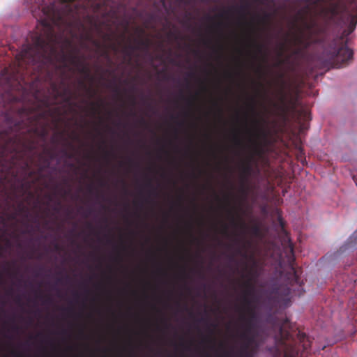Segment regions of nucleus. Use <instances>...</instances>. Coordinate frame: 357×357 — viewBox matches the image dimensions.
<instances>
[{
	"label": "nucleus",
	"mask_w": 357,
	"mask_h": 357,
	"mask_svg": "<svg viewBox=\"0 0 357 357\" xmlns=\"http://www.w3.org/2000/svg\"><path fill=\"white\" fill-rule=\"evenodd\" d=\"M227 35L225 31V172L226 174V192L229 203H231V222L234 226L245 227L241 218L244 205L247 202L250 191V178L252 172V161L257 152L259 141L266 137L264 128L265 120L260 116L257 108V100L254 96H248L245 110L240 115L236 114V128L233 133L232 142L234 155L237 158L235 167L237 172L236 182L231 185V192H227V104L228 87L226 84L228 78L227 70Z\"/></svg>",
	"instance_id": "f257e3e1"
},
{
	"label": "nucleus",
	"mask_w": 357,
	"mask_h": 357,
	"mask_svg": "<svg viewBox=\"0 0 357 357\" xmlns=\"http://www.w3.org/2000/svg\"><path fill=\"white\" fill-rule=\"evenodd\" d=\"M78 0H43L42 12L44 17L38 22L40 33H34L32 43L23 46L17 59L32 65L52 63L61 47L63 63L69 62L86 78L93 79L89 68L77 55L76 50L66 53L65 50L73 45L72 40L64 36V32L72 26L73 21L79 17L80 9L85 7Z\"/></svg>",
	"instance_id": "f03ea898"
},
{
	"label": "nucleus",
	"mask_w": 357,
	"mask_h": 357,
	"mask_svg": "<svg viewBox=\"0 0 357 357\" xmlns=\"http://www.w3.org/2000/svg\"><path fill=\"white\" fill-rule=\"evenodd\" d=\"M237 264L241 266L238 271L239 278L236 280L241 292L233 305V315L229 324L231 344L227 350L225 340V357H254L259 337L255 284L260 271L258 262L252 255L248 254L247 259L241 257ZM226 291L227 287L225 284V315ZM227 329V324L225 321V332Z\"/></svg>",
	"instance_id": "7ed1b4c3"
},
{
	"label": "nucleus",
	"mask_w": 357,
	"mask_h": 357,
	"mask_svg": "<svg viewBox=\"0 0 357 357\" xmlns=\"http://www.w3.org/2000/svg\"><path fill=\"white\" fill-rule=\"evenodd\" d=\"M314 5L325 3L321 13L325 20L337 26H346L340 36L334 38L325 47L323 56L328 65L341 68L350 64L354 52L349 48L347 37L357 25V0H305Z\"/></svg>",
	"instance_id": "20e7f679"
},
{
	"label": "nucleus",
	"mask_w": 357,
	"mask_h": 357,
	"mask_svg": "<svg viewBox=\"0 0 357 357\" xmlns=\"http://www.w3.org/2000/svg\"><path fill=\"white\" fill-rule=\"evenodd\" d=\"M226 174L225 173V187H226ZM231 203H229L228 195L226 192V188H225V241L227 238L228 226L227 221L229 222L231 229V241L234 247V251L236 255L244 259L248 257V252L252 248V242L250 238L248 237V234L252 236H258L260 233V228L258 225L254 224L249 225L245 219L248 212V207L247 202L244 205V211L241 215L245 226H234L231 222ZM227 248V245L225 241V251ZM226 255L225 254V257Z\"/></svg>",
	"instance_id": "39448f33"
},
{
	"label": "nucleus",
	"mask_w": 357,
	"mask_h": 357,
	"mask_svg": "<svg viewBox=\"0 0 357 357\" xmlns=\"http://www.w3.org/2000/svg\"><path fill=\"white\" fill-rule=\"evenodd\" d=\"M289 319L276 320L274 327L277 330L275 335L276 347L284 353V357H303L309 353L311 342L309 337L300 331L287 329Z\"/></svg>",
	"instance_id": "423d86ee"
},
{
	"label": "nucleus",
	"mask_w": 357,
	"mask_h": 357,
	"mask_svg": "<svg viewBox=\"0 0 357 357\" xmlns=\"http://www.w3.org/2000/svg\"><path fill=\"white\" fill-rule=\"evenodd\" d=\"M252 6L248 0H241L240 3L233 7L237 15V24L245 30V39L248 47L256 48L257 52L261 54L263 60L267 61L268 51L264 45L259 43L253 38L255 33L254 19L255 15L251 12Z\"/></svg>",
	"instance_id": "0eeeda50"
},
{
	"label": "nucleus",
	"mask_w": 357,
	"mask_h": 357,
	"mask_svg": "<svg viewBox=\"0 0 357 357\" xmlns=\"http://www.w3.org/2000/svg\"><path fill=\"white\" fill-rule=\"evenodd\" d=\"M218 51H219V86H220V96H219V124H220V142H219V152L220 154H223V139H222V126H223V92L222 86L223 84V8H220L218 14Z\"/></svg>",
	"instance_id": "6e6552de"
},
{
	"label": "nucleus",
	"mask_w": 357,
	"mask_h": 357,
	"mask_svg": "<svg viewBox=\"0 0 357 357\" xmlns=\"http://www.w3.org/2000/svg\"><path fill=\"white\" fill-rule=\"evenodd\" d=\"M102 20H100L98 17L93 15H86V20L91 24V27L100 35L105 41H112V36L111 33H105L103 30L105 27L108 31H111L114 22L112 21L116 18V14L112 10L105 11L102 13Z\"/></svg>",
	"instance_id": "1a4fd4ad"
},
{
	"label": "nucleus",
	"mask_w": 357,
	"mask_h": 357,
	"mask_svg": "<svg viewBox=\"0 0 357 357\" xmlns=\"http://www.w3.org/2000/svg\"><path fill=\"white\" fill-rule=\"evenodd\" d=\"M0 86L4 91V95L8 97L10 102H17L19 98L14 94V91L22 89L17 75L8 68L3 69L0 73Z\"/></svg>",
	"instance_id": "9d476101"
},
{
	"label": "nucleus",
	"mask_w": 357,
	"mask_h": 357,
	"mask_svg": "<svg viewBox=\"0 0 357 357\" xmlns=\"http://www.w3.org/2000/svg\"><path fill=\"white\" fill-rule=\"evenodd\" d=\"M137 31L139 33V38L135 40V42L137 45H132L131 44L125 45L123 47L122 52L127 56L129 59H130L132 52L138 50L139 48H144L146 50H148L150 45L151 40L148 38H143L142 36L144 33V31L142 29L137 28Z\"/></svg>",
	"instance_id": "9b49d317"
},
{
	"label": "nucleus",
	"mask_w": 357,
	"mask_h": 357,
	"mask_svg": "<svg viewBox=\"0 0 357 357\" xmlns=\"http://www.w3.org/2000/svg\"><path fill=\"white\" fill-rule=\"evenodd\" d=\"M307 33L297 36L295 38V43L300 45L303 50L310 47L312 44L316 43L317 40L313 38L316 30L312 27V24L307 25Z\"/></svg>",
	"instance_id": "f8f14e48"
},
{
	"label": "nucleus",
	"mask_w": 357,
	"mask_h": 357,
	"mask_svg": "<svg viewBox=\"0 0 357 357\" xmlns=\"http://www.w3.org/2000/svg\"><path fill=\"white\" fill-rule=\"evenodd\" d=\"M237 71L236 73V75L238 78L239 81L238 83V86L241 89H245L244 87V81L246 77V74L245 72V62L241 60V59H238L237 61Z\"/></svg>",
	"instance_id": "ddd939ff"
},
{
	"label": "nucleus",
	"mask_w": 357,
	"mask_h": 357,
	"mask_svg": "<svg viewBox=\"0 0 357 357\" xmlns=\"http://www.w3.org/2000/svg\"><path fill=\"white\" fill-rule=\"evenodd\" d=\"M222 190L220 189V198H219V211H220V233H223V220L222 219V214L223 213V195H222Z\"/></svg>",
	"instance_id": "4468645a"
},
{
	"label": "nucleus",
	"mask_w": 357,
	"mask_h": 357,
	"mask_svg": "<svg viewBox=\"0 0 357 357\" xmlns=\"http://www.w3.org/2000/svg\"><path fill=\"white\" fill-rule=\"evenodd\" d=\"M285 47H286L285 43H282L279 45V50H278V60L275 63V67H279L284 63V60L281 59V57L282 56V55L284 54Z\"/></svg>",
	"instance_id": "2eb2a0df"
},
{
	"label": "nucleus",
	"mask_w": 357,
	"mask_h": 357,
	"mask_svg": "<svg viewBox=\"0 0 357 357\" xmlns=\"http://www.w3.org/2000/svg\"><path fill=\"white\" fill-rule=\"evenodd\" d=\"M82 38L85 39L86 40L91 41L96 47H101V43L97 40L93 39V37L92 36V33L90 31L84 33L82 36Z\"/></svg>",
	"instance_id": "dca6fc26"
},
{
	"label": "nucleus",
	"mask_w": 357,
	"mask_h": 357,
	"mask_svg": "<svg viewBox=\"0 0 357 357\" xmlns=\"http://www.w3.org/2000/svg\"><path fill=\"white\" fill-rule=\"evenodd\" d=\"M199 96V92H197L196 93L192 95L189 98H188L186 100L188 105L190 107H193L195 105V103L196 100H197Z\"/></svg>",
	"instance_id": "f3484780"
},
{
	"label": "nucleus",
	"mask_w": 357,
	"mask_h": 357,
	"mask_svg": "<svg viewBox=\"0 0 357 357\" xmlns=\"http://www.w3.org/2000/svg\"><path fill=\"white\" fill-rule=\"evenodd\" d=\"M199 36L200 42L202 43V44L208 46L210 43V39L208 38V37L206 35L203 34L202 33H200Z\"/></svg>",
	"instance_id": "a211bd4d"
},
{
	"label": "nucleus",
	"mask_w": 357,
	"mask_h": 357,
	"mask_svg": "<svg viewBox=\"0 0 357 357\" xmlns=\"http://www.w3.org/2000/svg\"><path fill=\"white\" fill-rule=\"evenodd\" d=\"M204 20L206 23L211 24V23H213L215 21V17L212 16L210 14H206L204 17Z\"/></svg>",
	"instance_id": "6ab92c4d"
},
{
	"label": "nucleus",
	"mask_w": 357,
	"mask_h": 357,
	"mask_svg": "<svg viewBox=\"0 0 357 357\" xmlns=\"http://www.w3.org/2000/svg\"><path fill=\"white\" fill-rule=\"evenodd\" d=\"M287 250V252L291 255V257H294V245H293L292 243L290 241V240H289ZM292 260H294V258H292Z\"/></svg>",
	"instance_id": "aec40b11"
},
{
	"label": "nucleus",
	"mask_w": 357,
	"mask_h": 357,
	"mask_svg": "<svg viewBox=\"0 0 357 357\" xmlns=\"http://www.w3.org/2000/svg\"><path fill=\"white\" fill-rule=\"evenodd\" d=\"M218 357H223V340L220 339L219 344H218Z\"/></svg>",
	"instance_id": "412c9836"
},
{
	"label": "nucleus",
	"mask_w": 357,
	"mask_h": 357,
	"mask_svg": "<svg viewBox=\"0 0 357 357\" xmlns=\"http://www.w3.org/2000/svg\"><path fill=\"white\" fill-rule=\"evenodd\" d=\"M38 298H40V299H43V303L44 304H49L50 303H52V298L50 296H44L41 294L37 296Z\"/></svg>",
	"instance_id": "4be33fe9"
},
{
	"label": "nucleus",
	"mask_w": 357,
	"mask_h": 357,
	"mask_svg": "<svg viewBox=\"0 0 357 357\" xmlns=\"http://www.w3.org/2000/svg\"><path fill=\"white\" fill-rule=\"evenodd\" d=\"M99 107L100 104L94 102H91V109L94 114L98 113Z\"/></svg>",
	"instance_id": "5701e85b"
},
{
	"label": "nucleus",
	"mask_w": 357,
	"mask_h": 357,
	"mask_svg": "<svg viewBox=\"0 0 357 357\" xmlns=\"http://www.w3.org/2000/svg\"><path fill=\"white\" fill-rule=\"evenodd\" d=\"M269 20H270V15L267 14V13L264 14L263 17L261 18V20L263 22H267L268 21H269Z\"/></svg>",
	"instance_id": "b1692460"
},
{
	"label": "nucleus",
	"mask_w": 357,
	"mask_h": 357,
	"mask_svg": "<svg viewBox=\"0 0 357 357\" xmlns=\"http://www.w3.org/2000/svg\"><path fill=\"white\" fill-rule=\"evenodd\" d=\"M280 92H281V102L283 103L286 99V94L284 92L283 88L281 89Z\"/></svg>",
	"instance_id": "393cba45"
},
{
	"label": "nucleus",
	"mask_w": 357,
	"mask_h": 357,
	"mask_svg": "<svg viewBox=\"0 0 357 357\" xmlns=\"http://www.w3.org/2000/svg\"><path fill=\"white\" fill-rule=\"evenodd\" d=\"M109 48L111 50H112L113 51H114V52H117L118 51V46L115 43H111L109 45Z\"/></svg>",
	"instance_id": "a878e982"
},
{
	"label": "nucleus",
	"mask_w": 357,
	"mask_h": 357,
	"mask_svg": "<svg viewBox=\"0 0 357 357\" xmlns=\"http://www.w3.org/2000/svg\"><path fill=\"white\" fill-rule=\"evenodd\" d=\"M349 243H346V244H344V245H342V246L340 248V250H339L338 252H344L346 249H347V248H349Z\"/></svg>",
	"instance_id": "bb28decb"
},
{
	"label": "nucleus",
	"mask_w": 357,
	"mask_h": 357,
	"mask_svg": "<svg viewBox=\"0 0 357 357\" xmlns=\"http://www.w3.org/2000/svg\"><path fill=\"white\" fill-rule=\"evenodd\" d=\"M69 94H70V90L68 88H66L63 90V93L61 94V96H67V95H69Z\"/></svg>",
	"instance_id": "cd10ccee"
},
{
	"label": "nucleus",
	"mask_w": 357,
	"mask_h": 357,
	"mask_svg": "<svg viewBox=\"0 0 357 357\" xmlns=\"http://www.w3.org/2000/svg\"><path fill=\"white\" fill-rule=\"evenodd\" d=\"M278 221H279V223H280L281 227L284 228V222L283 219L281 217H279Z\"/></svg>",
	"instance_id": "c85d7f7f"
},
{
	"label": "nucleus",
	"mask_w": 357,
	"mask_h": 357,
	"mask_svg": "<svg viewBox=\"0 0 357 357\" xmlns=\"http://www.w3.org/2000/svg\"><path fill=\"white\" fill-rule=\"evenodd\" d=\"M189 77H190L191 78H195L196 77V73L195 72H190L189 74H188Z\"/></svg>",
	"instance_id": "c756f323"
},
{
	"label": "nucleus",
	"mask_w": 357,
	"mask_h": 357,
	"mask_svg": "<svg viewBox=\"0 0 357 357\" xmlns=\"http://www.w3.org/2000/svg\"><path fill=\"white\" fill-rule=\"evenodd\" d=\"M238 52L241 56H243L244 54V50L243 48H239L238 50Z\"/></svg>",
	"instance_id": "7c9ffc66"
},
{
	"label": "nucleus",
	"mask_w": 357,
	"mask_h": 357,
	"mask_svg": "<svg viewBox=\"0 0 357 357\" xmlns=\"http://www.w3.org/2000/svg\"><path fill=\"white\" fill-rule=\"evenodd\" d=\"M200 84H201V86H202V89L203 91H205L206 87H205V86H204V82H203V81H200Z\"/></svg>",
	"instance_id": "2f4dec72"
},
{
	"label": "nucleus",
	"mask_w": 357,
	"mask_h": 357,
	"mask_svg": "<svg viewBox=\"0 0 357 357\" xmlns=\"http://www.w3.org/2000/svg\"><path fill=\"white\" fill-rule=\"evenodd\" d=\"M64 153H65V155H66L68 158H73V154H69V153H67V151H64Z\"/></svg>",
	"instance_id": "473e14b6"
},
{
	"label": "nucleus",
	"mask_w": 357,
	"mask_h": 357,
	"mask_svg": "<svg viewBox=\"0 0 357 357\" xmlns=\"http://www.w3.org/2000/svg\"><path fill=\"white\" fill-rule=\"evenodd\" d=\"M139 122L141 125H146L145 120L142 118L140 119Z\"/></svg>",
	"instance_id": "72a5a7b5"
},
{
	"label": "nucleus",
	"mask_w": 357,
	"mask_h": 357,
	"mask_svg": "<svg viewBox=\"0 0 357 357\" xmlns=\"http://www.w3.org/2000/svg\"><path fill=\"white\" fill-rule=\"evenodd\" d=\"M150 194H153V195H157V192H156V190L155 189H152L151 191H150Z\"/></svg>",
	"instance_id": "f704fd0d"
},
{
	"label": "nucleus",
	"mask_w": 357,
	"mask_h": 357,
	"mask_svg": "<svg viewBox=\"0 0 357 357\" xmlns=\"http://www.w3.org/2000/svg\"><path fill=\"white\" fill-rule=\"evenodd\" d=\"M300 52H301V49L298 48V49H296V50L294 51V54H299V53H300Z\"/></svg>",
	"instance_id": "c9c22d12"
},
{
	"label": "nucleus",
	"mask_w": 357,
	"mask_h": 357,
	"mask_svg": "<svg viewBox=\"0 0 357 357\" xmlns=\"http://www.w3.org/2000/svg\"><path fill=\"white\" fill-rule=\"evenodd\" d=\"M146 185L149 186V187H151V180H149L147 183H146Z\"/></svg>",
	"instance_id": "e433bc0d"
},
{
	"label": "nucleus",
	"mask_w": 357,
	"mask_h": 357,
	"mask_svg": "<svg viewBox=\"0 0 357 357\" xmlns=\"http://www.w3.org/2000/svg\"><path fill=\"white\" fill-rule=\"evenodd\" d=\"M168 35H169L170 37L175 36V34H174L173 32H171V31L168 33Z\"/></svg>",
	"instance_id": "4c0bfd02"
},
{
	"label": "nucleus",
	"mask_w": 357,
	"mask_h": 357,
	"mask_svg": "<svg viewBox=\"0 0 357 357\" xmlns=\"http://www.w3.org/2000/svg\"><path fill=\"white\" fill-rule=\"evenodd\" d=\"M194 53H195V54L198 55V54H199V51L197 50H195Z\"/></svg>",
	"instance_id": "58836bf2"
},
{
	"label": "nucleus",
	"mask_w": 357,
	"mask_h": 357,
	"mask_svg": "<svg viewBox=\"0 0 357 357\" xmlns=\"http://www.w3.org/2000/svg\"><path fill=\"white\" fill-rule=\"evenodd\" d=\"M70 100H71V96H68L66 98V102H69Z\"/></svg>",
	"instance_id": "ea45409f"
},
{
	"label": "nucleus",
	"mask_w": 357,
	"mask_h": 357,
	"mask_svg": "<svg viewBox=\"0 0 357 357\" xmlns=\"http://www.w3.org/2000/svg\"><path fill=\"white\" fill-rule=\"evenodd\" d=\"M285 291H286V292H285V294H286V295H288V294H289V288L285 289Z\"/></svg>",
	"instance_id": "a19ab883"
},
{
	"label": "nucleus",
	"mask_w": 357,
	"mask_h": 357,
	"mask_svg": "<svg viewBox=\"0 0 357 357\" xmlns=\"http://www.w3.org/2000/svg\"><path fill=\"white\" fill-rule=\"evenodd\" d=\"M114 91L118 93H119V89L118 87H115Z\"/></svg>",
	"instance_id": "79ce46f5"
},
{
	"label": "nucleus",
	"mask_w": 357,
	"mask_h": 357,
	"mask_svg": "<svg viewBox=\"0 0 357 357\" xmlns=\"http://www.w3.org/2000/svg\"><path fill=\"white\" fill-rule=\"evenodd\" d=\"M80 84H81L82 86L86 87V85H85V84L84 83V82H83V81H81V82H80Z\"/></svg>",
	"instance_id": "37998d69"
},
{
	"label": "nucleus",
	"mask_w": 357,
	"mask_h": 357,
	"mask_svg": "<svg viewBox=\"0 0 357 357\" xmlns=\"http://www.w3.org/2000/svg\"><path fill=\"white\" fill-rule=\"evenodd\" d=\"M278 290H279V289L276 288V289H274L273 291H274V293L278 294Z\"/></svg>",
	"instance_id": "c03bdc74"
},
{
	"label": "nucleus",
	"mask_w": 357,
	"mask_h": 357,
	"mask_svg": "<svg viewBox=\"0 0 357 357\" xmlns=\"http://www.w3.org/2000/svg\"><path fill=\"white\" fill-rule=\"evenodd\" d=\"M110 155V152L106 151L105 152V156H109Z\"/></svg>",
	"instance_id": "a18cd8bd"
},
{
	"label": "nucleus",
	"mask_w": 357,
	"mask_h": 357,
	"mask_svg": "<svg viewBox=\"0 0 357 357\" xmlns=\"http://www.w3.org/2000/svg\"><path fill=\"white\" fill-rule=\"evenodd\" d=\"M13 329H14L15 331H18L19 328H18V326H15L13 327Z\"/></svg>",
	"instance_id": "49530a36"
},
{
	"label": "nucleus",
	"mask_w": 357,
	"mask_h": 357,
	"mask_svg": "<svg viewBox=\"0 0 357 357\" xmlns=\"http://www.w3.org/2000/svg\"><path fill=\"white\" fill-rule=\"evenodd\" d=\"M55 249H56V250H59V245H58V244H56V245H55Z\"/></svg>",
	"instance_id": "de8ad7c7"
},
{
	"label": "nucleus",
	"mask_w": 357,
	"mask_h": 357,
	"mask_svg": "<svg viewBox=\"0 0 357 357\" xmlns=\"http://www.w3.org/2000/svg\"><path fill=\"white\" fill-rule=\"evenodd\" d=\"M132 103L135 104V98L134 97H132Z\"/></svg>",
	"instance_id": "09e8293b"
},
{
	"label": "nucleus",
	"mask_w": 357,
	"mask_h": 357,
	"mask_svg": "<svg viewBox=\"0 0 357 357\" xmlns=\"http://www.w3.org/2000/svg\"><path fill=\"white\" fill-rule=\"evenodd\" d=\"M16 301H17V303H20V297H17V298H16Z\"/></svg>",
	"instance_id": "8fccbe9b"
},
{
	"label": "nucleus",
	"mask_w": 357,
	"mask_h": 357,
	"mask_svg": "<svg viewBox=\"0 0 357 357\" xmlns=\"http://www.w3.org/2000/svg\"><path fill=\"white\" fill-rule=\"evenodd\" d=\"M100 185H101L102 186H103V185H105V183H104L103 181H101V182H100Z\"/></svg>",
	"instance_id": "3c124183"
},
{
	"label": "nucleus",
	"mask_w": 357,
	"mask_h": 357,
	"mask_svg": "<svg viewBox=\"0 0 357 357\" xmlns=\"http://www.w3.org/2000/svg\"><path fill=\"white\" fill-rule=\"evenodd\" d=\"M195 77H196V79H197V80H198V81H199V82L200 83V81H202V80H201L199 78H198V77H197V76H196Z\"/></svg>",
	"instance_id": "603ef678"
},
{
	"label": "nucleus",
	"mask_w": 357,
	"mask_h": 357,
	"mask_svg": "<svg viewBox=\"0 0 357 357\" xmlns=\"http://www.w3.org/2000/svg\"><path fill=\"white\" fill-rule=\"evenodd\" d=\"M105 54L107 57H108V53L106 51L105 52Z\"/></svg>",
	"instance_id": "864d4df0"
},
{
	"label": "nucleus",
	"mask_w": 357,
	"mask_h": 357,
	"mask_svg": "<svg viewBox=\"0 0 357 357\" xmlns=\"http://www.w3.org/2000/svg\"><path fill=\"white\" fill-rule=\"evenodd\" d=\"M283 77V74L280 75V78L282 79Z\"/></svg>",
	"instance_id": "5fc2aeb1"
},
{
	"label": "nucleus",
	"mask_w": 357,
	"mask_h": 357,
	"mask_svg": "<svg viewBox=\"0 0 357 357\" xmlns=\"http://www.w3.org/2000/svg\"><path fill=\"white\" fill-rule=\"evenodd\" d=\"M179 125H180V126H183V121H182V122H180V123H179Z\"/></svg>",
	"instance_id": "6e6d98bb"
},
{
	"label": "nucleus",
	"mask_w": 357,
	"mask_h": 357,
	"mask_svg": "<svg viewBox=\"0 0 357 357\" xmlns=\"http://www.w3.org/2000/svg\"><path fill=\"white\" fill-rule=\"evenodd\" d=\"M66 310L67 311H72V310L70 308H67Z\"/></svg>",
	"instance_id": "4d7b16f0"
},
{
	"label": "nucleus",
	"mask_w": 357,
	"mask_h": 357,
	"mask_svg": "<svg viewBox=\"0 0 357 357\" xmlns=\"http://www.w3.org/2000/svg\"><path fill=\"white\" fill-rule=\"evenodd\" d=\"M97 8H100V5L97 4Z\"/></svg>",
	"instance_id": "13d9d810"
},
{
	"label": "nucleus",
	"mask_w": 357,
	"mask_h": 357,
	"mask_svg": "<svg viewBox=\"0 0 357 357\" xmlns=\"http://www.w3.org/2000/svg\"><path fill=\"white\" fill-rule=\"evenodd\" d=\"M91 190H92V188H91V187L90 186V187H89V191H90V192H91Z\"/></svg>",
	"instance_id": "bf43d9fd"
},
{
	"label": "nucleus",
	"mask_w": 357,
	"mask_h": 357,
	"mask_svg": "<svg viewBox=\"0 0 357 357\" xmlns=\"http://www.w3.org/2000/svg\"><path fill=\"white\" fill-rule=\"evenodd\" d=\"M54 88L56 89V86L54 84Z\"/></svg>",
	"instance_id": "052dcab7"
}]
</instances>
